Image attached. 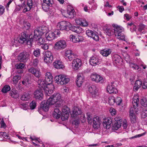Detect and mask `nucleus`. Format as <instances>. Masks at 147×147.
<instances>
[{"mask_svg": "<svg viewBox=\"0 0 147 147\" xmlns=\"http://www.w3.org/2000/svg\"><path fill=\"white\" fill-rule=\"evenodd\" d=\"M65 56L70 61L72 60L74 57V55L73 52L71 50L66 51L65 55Z\"/></svg>", "mask_w": 147, "mask_h": 147, "instance_id": "c85d7f7f", "label": "nucleus"}, {"mask_svg": "<svg viewBox=\"0 0 147 147\" xmlns=\"http://www.w3.org/2000/svg\"><path fill=\"white\" fill-rule=\"evenodd\" d=\"M49 105H49L47 102V101H45L41 103L40 107L45 111H47L48 110Z\"/></svg>", "mask_w": 147, "mask_h": 147, "instance_id": "473e14b6", "label": "nucleus"}, {"mask_svg": "<svg viewBox=\"0 0 147 147\" xmlns=\"http://www.w3.org/2000/svg\"><path fill=\"white\" fill-rule=\"evenodd\" d=\"M28 71L34 75L36 77L38 78L41 76L40 70L34 67H31L28 69Z\"/></svg>", "mask_w": 147, "mask_h": 147, "instance_id": "f8f14e48", "label": "nucleus"}, {"mask_svg": "<svg viewBox=\"0 0 147 147\" xmlns=\"http://www.w3.org/2000/svg\"><path fill=\"white\" fill-rule=\"evenodd\" d=\"M88 90L92 97H95L97 95L98 89L95 86L92 85L90 86L88 88Z\"/></svg>", "mask_w": 147, "mask_h": 147, "instance_id": "aec40b11", "label": "nucleus"}, {"mask_svg": "<svg viewBox=\"0 0 147 147\" xmlns=\"http://www.w3.org/2000/svg\"><path fill=\"white\" fill-rule=\"evenodd\" d=\"M52 96L55 101H56L57 106H60L61 104V95L59 93H54Z\"/></svg>", "mask_w": 147, "mask_h": 147, "instance_id": "6ab92c4d", "label": "nucleus"}, {"mask_svg": "<svg viewBox=\"0 0 147 147\" xmlns=\"http://www.w3.org/2000/svg\"><path fill=\"white\" fill-rule=\"evenodd\" d=\"M141 105L145 107H147V99H142L141 101Z\"/></svg>", "mask_w": 147, "mask_h": 147, "instance_id": "5fc2aeb1", "label": "nucleus"}, {"mask_svg": "<svg viewBox=\"0 0 147 147\" xmlns=\"http://www.w3.org/2000/svg\"><path fill=\"white\" fill-rule=\"evenodd\" d=\"M83 31V30L81 27L80 26L77 27L76 33L78 34H80Z\"/></svg>", "mask_w": 147, "mask_h": 147, "instance_id": "338daca9", "label": "nucleus"}, {"mask_svg": "<svg viewBox=\"0 0 147 147\" xmlns=\"http://www.w3.org/2000/svg\"><path fill=\"white\" fill-rule=\"evenodd\" d=\"M47 102L49 103V105H50L55 104V106H57L56 101H55L53 98V97H52V96L49 98L48 100H47Z\"/></svg>", "mask_w": 147, "mask_h": 147, "instance_id": "4c0bfd02", "label": "nucleus"}, {"mask_svg": "<svg viewBox=\"0 0 147 147\" xmlns=\"http://www.w3.org/2000/svg\"><path fill=\"white\" fill-rule=\"evenodd\" d=\"M71 24L69 22L62 21L59 22L57 25V28L61 30H68L71 28Z\"/></svg>", "mask_w": 147, "mask_h": 147, "instance_id": "39448f33", "label": "nucleus"}, {"mask_svg": "<svg viewBox=\"0 0 147 147\" xmlns=\"http://www.w3.org/2000/svg\"><path fill=\"white\" fill-rule=\"evenodd\" d=\"M101 60L99 59L96 57H91L89 60L90 64L93 66H96L98 65L100 63Z\"/></svg>", "mask_w": 147, "mask_h": 147, "instance_id": "dca6fc26", "label": "nucleus"}, {"mask_svg": "<svg viewBox=\"0 0 147 147\" xmlns=\"http://www.w3.org/2000/svg\"><path fill=\"white\" fill-rule=\"evenodd\" d=\"M44 2L49 6H52L53 2V0H43Z\"/></svg>", "mask_w": 147, "mask_h": 147, "instance_id": "4d7b16f0", "label": "nucleus"}, {"mask_svg": "<svg viewBox=\"0 0 147 147\" xmlns=\"http://www.w3.org/2000/svg\"><path fill=\"white\" fill-rule=\"evenodd\" d=\"M121 123L119 122V121L118 122H115L113 125V129L115 130H117L121 127Z\"/></svg>", "mask_w": 147, "mask_h": 147, "instance_id": "a18cd8bd", "label": "nucleus"}, {"mask_svg": "<svg viewBox=\"0 0 147 147\" xmlns=\"http://www.w3.org/2000/svg\"><path fill=\"white\" fill-rule=\"evenodd\" d=\"M115 103H116L117 105H119L121 104L122 102L121 98L120 97H117L115 98Z\"/></svg>", "mask_w": 147, "mask_h": 147, "instance_id": "603ef678", "label": "nucleus"}, {"mask_svg": "<svg viewBox=\"0 0 147 147\" xmlns=\"http://www.w3.org/2000/svg\"><path fill=\"white\" fill-rule=\"evenodd\" d=\"M84 81V78L83 75L80 73L78 74L77 76L76 80V83L77 86L78 87H80Z\"/></svg>", "mask_w": 147, "mask_h": 147, "instance_id": "4be33fe9", "label": "nucleus"}, {"mask_svg": "<svg viewBox=\"0 0 147 147\" xmlns=\"http://www.w3.org/2000/svg\"><path fill=\"white\" fill-rule=\"evenodd\" d=\"M20 78L21 76L20 75H18L14 76L12 79L13 82V83L14 84H16Z\"/></svg>", "mask_w": 147, "mask_h": 147, "instance_id": "58836bf2", "label": "nucleus"}, {"mask_svg": "<svg viewBox=\"0 0 147 147\" xmlns=\"http://www.w3.org/2000/svg\"><path fill=\"white\" fill-rule=\"evenodd\" d=\"M81 60L78 59H74L72 61V67L75 70H77L81 66Z\"/></svg>", "mask_w": 147, "mask_h": 147, "instance_id": "a211bd4d", "label": "nucleus"}, {"mask_svg": "<svg viewBox=\"0 0 147 147\" xmlns=\"http://www.w3.org/2000/svg\"><path fill=\"white\" fill-rule=\"evenodd\" d=\"M114 34L118 39L124 41L125 40V37L124 34V31L122 28L117 26L114 28Z\"/></svg>", "mask_w": 147, "mask_h": 147, "instance_id": "7ed1b4c3", "label": "nucleus"}, {"mask_svg": "<svg viewBox=\"0 0 147 147\" xmlns=\"http://www.w3.org/2000/svg\"><path fill=\"white\" fill-rule=\"evenodd\" d=\"M31 65L34 67L37 66L39 63V61L37 59H35L31 61Z\"/></svg>", "mask_w": 147, "mask_h": 147, "instance_id": "09e8293b", "label": "nucleus"}, {"mask_svg": "<svg viewBox=\"0 0 147 147\" xmlns=\"http://www.w3.org/2000/svg\"><path fill=\"white\" fill-rule=\"evenodd\" d=\"M100 53L103 56L106 57L111 54V51L110 49H105L100 51Z\"/></svg>", "mask_w": 147, "mask_h": 147, "instance_id": "2f4dec72", "label": "nucleus"}, {"mask_svg": "<svg viewBox=\"0 0 147 147\" xmlns=\"http://www.w3.org/2000/svg\"><path fill=\"white\" fill-rule=\"evenodd\" d=\"M56 108L54 109V112L53 113V115L54 117L58 119L60 118L61 117V113L59 109L58 108L59 106H56Z\"/></svg>", "mask_w": 147, "mask_h": 147, "instance_id": "c756f323", "label": "nucleus"}, {"mask_svg": "<svg viewBox=\"0 0 147 147\" xmlns=\"http://www.w3.org/2000/svg\"><path fill=\"white\" fill-rule=\"evenodd\" d=\"M87 119L89 123H91L92 121L94 122L97 121H100L99 118L97 116H95L92 119V116L89 113L87 114Z\"/></svg>", "mask_w": 147, "mask_h": 147, "instance_id": "a878e982", "label": "nucleus"}, {"mask_svg": "<svg viewBox=\"0 0 147 147\" xmlns=\"http://www.w3.org/2000/svg\"><path fill=\"white\" fill-rule=\"evenodd\" d=\"M36 106V104L34 101H32L30 105V107L31 109H34Z\"/></svg>", "mask_w": 147, "mask_h": 147, "instance_id": "0e129e2a", "label": "nucleus"}, {"mask_svg": "<svg viewBox=\"0 0 147 147\" xmlns=\"http://www.w3.org/2000/svg\"><path fill=\"white\" fill-rule=\"evenodd\" d=\"M30 54L29 52L24 51L20 53L18 57V59L20 62H25L29 58Z\"/></svg>", "mask_w": 147, "mask_h": 147, "instance_id": "423d86ee", "label": "nucleus"}, {"mask_svg": "<svg viewBox=\"0 0 147 147\" xmlns=\"http://www.w3.org/2000/svg\"><path fill=\"white\" fill-rule=\"evenodd\" d=\"M10 87L8 85H6L3 87L1 90V91L4 93H6L10 91Z\"/></svg>", "mask_w": 147, "mask_h": 147, "instance_id": "79ce46f5", "label": "nucleus"}, {"mask_svg": "<svg viewBox=\"0 0 147 147\" xmlns=\"http://www.w3.org/2000/svg\"><path fill=\"white\" fill-rule=\"evenodd\" d=\"M38 87L40 89H43L45 93L46 96H50L53 93V91L51 89L49 88L50 86L45 82L43 79H40L38 81Z\"/></svg>", "mask_w": 147, "mask_h": 147, "instance_id": "f257e3e1", "label": "nucleus"}, {"mask_svg": "<svg viewBox=\"0 0 147 147\" xmlns=\"http://www.w3.org/2000/svg\"><path fill=\"white\" fill-rule=\"evenodd\" d=\"M115 27V26L113 27L107 26H104L103 29L105 33L109 36H111L114 34V29Z\"/></svg>", "mask_w": 147, "mask_h": 147, "instance_id": "ddd939ff", "label": "nucleus"}, {"mask_svg": "<svg viewBox=\"0 0 147 147\" xmlns=\"http://www.w3.org/2000/svg\"><path fill=\"white\" fill-rule=\"evenodd\" d=\"M23 8V6L22 5H17L16 8V9L15 10V12L18 11H20L21 9H22Z\"/></svg>", "mask_w": 147, "mask_h": 147, "instance_id": "69168bd1", "label": "nucleus"}, {"mask_svg": "<svg viewBox=\"0 0 147 147\" xmlns=\"http://www.w3.org/2000/svg\"><path fill=\"white\" fill-rule=\"evenodd\" d=\"M20 106L21 108L24 110H26L28 107V105L27 104L24 103L21 104L20 105Z\"/></svg>", "mask_w": 147, "mask_h": 147, "instance_id": "e2e57ef3", "label": "nucleus"}, {"mask_svg": "<svg viewBox=\"0 0 147 147\" xmlns=\"http://www.w3.org/2000/svg\"><path fill=\"white\" fill-rule=\"evenodd\" d=\"M27 36L24 32H22L19 39L18 40V42L20 44H22L26 41Z\"/></svg>", "mask_w": 147, "mask_h": 147, "instance_id": "bb28decb", "label": "nucleus"}, {"mask_svg": "<svg viewBox=\"0 0 147 147\" xmlns=\"http://www.w3.org/2000/svg\"><path fill=\"white\" fill-rule=\"evenodd\" d=\"M127 27L129 28L130 31L131 32L136 31L137 29L136 26L132 22L128 23Z\"/></svg>", "mask_w": 147, "mask_h": 147, "instance_id": "72a5a7b5", "label": "nucleus"}, {"mask_svg": "<svg viewBox=\"0 0 147 147\" xmlns=\"http://www.w3.org/2000/svg\"><path fill=\"white\" fill-rule=\"evenodd\" d=\"M79 120H80L82 123H84L85 121L86 117L84 114H81L79 118Z\"/></svg>", "mask_w": 147, "mask_h": 147, "instance_id": "052dcab7", "label": "nucleus"}, {"mask_svg": "<svg viewBox=\"0 0 147 147\" xmlns=\"http://www.w3.org/2000/svg\"><path fill=\"white\" fill-rule=\"evenodd\" d=\"M45 80L50 86V87L51 88H53V86L52 84L53 82V77L50 72H47L45 74Z\"/></svg>", "mask_w": 147, "mask_h": 147, "instance_id": "1a4fd4ad", "label": "nucleus"}, {"mask_svg": "<svg viewBox=\"0 0 147 147\" xmlns=\"http://www.w3.org/2000/svg\"><path fill=\"white\" fill-rule=\"evenodd\" d=\"M40 50L39 49H36L34 51L33 54L36 57H38L40 55Z\"/></svg>", "mask_w": 147, "mask_h": 147, "instance_id": "bf43d9fd", "label": "nucleus"}, {"mask_svg": "<svg viewBox=\"0 0 147 147\" xmlns=\"http://www.w3.org/2000/svg\"><path fill=\"white\" fill-rule=\"evenodd\" d=\"M100 121H97L93 122V126L95 129H97L100 127Z\"/></svg>", "mask_w": 147, "mask_h": 147, "instance_id": "c03bdc74", "label": "nucleus"}, {"mask_svg": "<svg viewBox=\"0 0 147 147\" xmlns=\"http://www.w3.org/2000/svg\"><path fill=\"white\" fill-rule=\"evenodd\" d=\"M81 113V109L78 107L74 106L73 108L72 112L71 114V117L79 118Z\"/></svg>", "mask_w": 147, "mask_h": 147, "instance_id": "9b49d317", "label": "nucleus"}, {"mask_svg": "<svg viewBox=\"0 0 147 147\" xmlns=\"http://www.w3.org/2000/svg\"><path fill=\"white\" fill-rule=\"evenodd\" d=\"M111 123V120L109 118L104 119L103 121V125L104 127L107 129H108L110 127V125Z\"/></svg>", "mask_w": 147, "mask_h": 147, "instance_id": "b1692460", "label": "nucleus"}, {"mask_svg": "<svg viewBox=\"0 0 147 147\" xmlns=\"http://www.w3.org/2000/svg\"><path fill=\"white\" fill-rule=\"evenodd\" d=\"M53 64L54 67L57 69H62L64 67L61 61L59 60L55 61Z\"/></svg>", "mask_w": 147, "mask_h": 147, "instance_id": "7c9ffc66", "label": "nucleus"}, {"mask_svg": "<svg viewBox=\"0 0 147 147\" xmlns=\"http://www.w3.org/2000/svg\"><path fill=\"white\" fill-rule=\"evenodd\" d=\"M75 14V12L73 8L71 6H67V14L66 15H63L65 17L69 18H71L73 17Z\"/></svg>", "mask_w": 147, "mask_h": 147, "instance_id": "4468645a", "label": "nucleus"}, {"mask_svg": "<svg viewBox=\"0 0 147 147\" xmlns=\"http://www.w3.org/2000/svg\"><path fill=\"white\" fill-rule=\"evenodd\" d=\"M91 80L96 82L102 83L104 81L102 77L97 74L93 73L91 76Z\"/></svg>", "mask_w": 147, "mask_h": 147, "instance_id": "2eb2a0df", "label": "nucleus"}, {"mask_svg": "<svg viewBox=\"0 0 147 147\" xmlns=\"http://www.w3.org/2000/svg\"><path fill=\"white\" fill-rule=\"evenodd\" d=\"M66 46V43L65 40H60L56 42L54 48L57 50H62L65 48Z\"/></svg>", "mask_w": 147, "mask_h": 147, "instance_id": "0eeeda50", "label": "nucleus"}, {"mask_svg": "<svg viewBox=\"0 0 147 147\" xmlns=\"http://www.w3.org/2000/svg\"><path fill=\"white\" fill-rule=\"evenodd\" d=\"M68 116L69 113H62L61 119L63 121H64L68 119Z\"/></svg>", "mask_w": 147, "mask_h": 147, "instance_id": "8fccbe9b", "label": "nucleus"}, {"mask_svg": "<svg viewBox=\"0 0 147 147\" xmlns=\"http://www.w3.org/2000/svg\"><path fill=\"white\" fill-rule=\"evenodd\" d=\"M107 90L109 93L116 94L117 92V89L112 83L109 84L107 86Z\"/></svg>", "mask_w": 147, "mask_h": 147, "instance_id": "5701e85b", "label": "nucleus"}, {"mask_svg": "<svg viewBox=\"0 0 147 147\" xmlns=\"http://www.w3.org/2000/svg\"><path fill=\"white\" fill-rule=\"evenodd\" d=\"M53 59V57L51 52L47 51L45 52L44 56V59L46 63H51Z\"/></svg>", "mask_w": 147, "mask_h": 147, "instance_id": "6e6552de", "label": "nucleus"}, {"mask_svg": "<svg viewBox=\"0 0 147 147\" xmlns=\"http://www.w3.org/2000/svg\"><path fill=\"white\" fill-rule=\"evenodd\" d=\"M25 66V65L22 63H17L15 65V67L18 69H22Z\"/></svg>", "mask_w": 147, "mask_h": 147, "instance_id": "3c124183", "label": "nucleus"}, {"mask_svg": "<svg viewBox=\"0 0 147 147\" xmlns=\"http://www.w3.org/2000/svg\"><path fill=\"white\" fill-rule=\"evenodd\" d=\"M43 94L42 90H36L34 93V96L36 99L41 100L43 98Z\"/></svg>", "mask_w": 147, "mask_h": 147, "instance_id": "f3484780", "label": "nucleus"}, {"mask_svg": "<svg viewBox=\"0 0 147 147\" xmlns=\"http://www.w3.org/2000/svg\"><path fill=\"white\" fill-rule=\"evenodd\" d=\"M81 36H76L74 35H71L69 36L70 41L75 43L79 42L82 40Z\"/></svg>", "mask_w": 147, "mask_h": 147, "instance_id": "cd10ccee", "label": "nucleus"}, {"mask_svg": "<svg viewBox=\"0 0 147 147\" xmlns=\"http://www.w3.org/2000/svg\"><path fill=\"white\" fill-rule=\"evenodd\" d=\"M74 118V119H73L72 121V124L76 125H78L80 123L79 118H77L76 117H72Z\"/></svg>", "mask_w": 147, "mask_h": 147, "instance_id": "13d9d810", "label": "nucleus"}, {"mask_svg": "<svg viewBox=\"0 0 147 147\" xmlns=\"http://www.w3.org/2000/svg\"><path fill=\"white\" fill-rule=\"evenodd\" d=\"M113 58L116 63H119L121 59V57L117 54H114L113 55Z\"/></svg>", "mask_w": 147, "mask_h": 147, "instance_id": "ea45409f", "label": "nucleus"}, {"mask_svg": "<svg viewBox=\"0 0 147 147\" xmlns=\"http://www.w3.org/2000/svg\"><path fill=\"white\" fill-rule=\"evenodd\" d=\"M33 2L32 0H28L27 5L29 8V10H30L32 7L33 5Z\"/></svg>", "mask_w": 147, "mask_h": 147, "instance_id": "6e6d98bb", "label": "nucleus"}, {"mask_svg": "<svg viewBox=\"0 0 147 147\" xmlns=\"http://www.w3.org/2000/svg\"><path fill=\"white\" fill-rule=\"evenodd\" d=\"M30 80L28 78H26L24 79L22 81V83L23 84L26 86H28L29 84L30 83Z\"/></svg>", "mask_w": 147, "mask_h": 147, "instance_id": "de8ad7c7", "label": "nucleus"}, {"mask_svg": "<svg viewBox=\"0 0 147 147\" xmlns=\"http://www.w3.org/2000/svg\"><path fill=\"white\" fill-rule=\"evenodd\" d=\"M129 64V66L131 67L136 70H137L138 71H141V68L139 67V66L136 64L132 63H130Z\"/></svg>", "mask_w": 147, "mask_h": 147, "instance_id": "37998d69", "label": "nucleus"}, {"mask_svg": "<svg viewBox=\"0 0 147 147\" xmlns=\"http://www.w3.org/2000/svg\"><path fill=\"white\" fill-rule=\"evenodd\" d=\"M37 40L38 43L39 45H42L44 43L45 41V40L44 39V38L40 37L37 38V39L36 40Z\"/></svg>", "mask_w": 147, "mask_h": 147, "instance_id": "864d4df0", "label": "nucleus"}, {"mask_svg": "<svg viewBox=\"0 0 147 147\" xmlns=\"http://www.w3.org/2000/svg\"><path fill=\"white\" fill-rule=\"evenodd\" d=\"M55 81L58 84L61 85L67 84L69 81V78L64 75H60L55 78Z\"/></svg>", "mask_w": 147, "mask_h": 147, "instance_id": "f03ea898", "label": "nucleus"}, {"mask_svg": "<svg viewBox=\"0 0 147 147\" xmlns=\"http://www.w3.org/2000/svg\"><path fill=\"white\" fill-rule=\"evenodd\" d=\"M130 121L132 123H135L136 122V117L135 114L129 115Z\"/></svg>", "mask_w": 147, "mask_h": 147, "instance_id": "49530a36", "label": "nucleus"}, {"mask_svg": "<svg viewBox=\"0 0 147 147\" xmlns=\"http://www.w3.org/2000/svg\"><path fill=\"white\" fill-rule=\"evenodd\" d=\"M122 144L121 143H117L113 145H107L106 147H117L118 146H120L122 145Z\"/></svg>", "mask_w": 147, "mask_h": 147, "instance_id": "774afa93", "label": "nucleus"}, {"mask_svg": "<svg viewBox=\"0 0 147 147\" xmlns=\"http://www.w3.org/2000/svg\"><path fill=\"white\" fill-rule=\"evenodd\" d=\"M44 34L45 35L46 38L48 40H51L55 38V34L52 31H47V30Z\"/></svg>", "mask_w": 147, "mask_h": 147, "instance_id": "412c9836", "label": "nucleus"}, {"mask_svg": "<svg viewBox=\"0 0 147 147\" xmlns=\"http://www.w3.org/2000/svg\"><path fill=\"white\" fill-rule=\"evenodd\" d=\"M30 98V96L28 93L24 92L22 95L20 99L26 101L29 100Z\"/></svg>", "mask_w": 147, "mask_h": 147, "instance_id": "e433bc0d", "label": "nucleus"}, {"mask_svg": "<svg viewBox=\"0 0 147 147\" xmlns=\"http://www.w3.org/2000/svg\"><path fill=\"white\" fill-rule=\"evenodd\" d=\"M142 116L144 118L147 116V110L146 109H143L141 113Z\"/></svg>", "mask_w": 147, "mask_h": 147, "instance_id": "680f3d73", "label": "nucleus"}, {"mask_svg": "<svg viewBox=\"0 0 147 147\" xmlns=\"http://www.w3.org/2000/svg\"><path fill=\"white\" fill-rule=\"evenodd\" d=\"M132 103L134 107L135 112L136 113L138 112V109L136 108V107H138L139 103V100L138 96H134L133 97Z\"/></svg>", "mask_w": 147, "mask_h": 147, "instance_id": "393cba45", "label": "nucleus"}, {"mask_svg": "<svg viewBox=\"0 0 147 147\" xmlns=\"http://www.w3.org/2000/svg\"><path fill=\"white\" fill-rule=\"evenodd\" d=\"M115 98L112 96H110L108 98V102L109 105H113L115 103Z\"/></svg>", "mask_w": 147, "mask_h": 147, "instance_id": "a19ab883", "label": "nucleus"}, {"mask_svg": "<svg viewBox=\"0 0 147 147\" xmlns=\"http://www.w3.org/2000/svg\"><path fill=\"white\" fill-rule=\"evenodd\" d=\"M48 30V28L47 27L37 29L34 30V35L33 38L34 40H36L37 38L40 37L41 36L44 35V34Z\"/></svg>", "mask_w": 147, "mask_h": 147, "instance_id": "20e7f679", "label": "nucleus"}, {"mask_svg": "<svg viewBox=\"0 0 147 147\" xmlns=\"http://www.w3.org/2000/svg\"><path fill=\"white\" fill-rule=\"evenodd\" d=\"M86 34L88 36L92 38L96 41H98L99 40L97 34L92 30H86Z\"/></svg>", "mask_w": 147, "mask_h": 147, "instance_id": "9d476101", "label": "nucleus"}, {"mask_svg": "<svg viewBox=\"0 0 147 147\" xmlns=\"http://www.w3.org/2000/svg\"><path fill=\"white\" fill-rule=\"evenodd\" d=\"M9 94L12 98H18L19 96L18 91L16 89H12Z\"/></svg>", "mask_w": 147, "mask_h": 147, "instance_id": "f704fd0d", "label": "nucleus"}, {"mask_svg": "<svg viewBox=\"0 0 147 147\" xmlns=\"http://www.w3.org/2000/svg\"><path fill=\"white\" fill-rule=\"evenodd\" d=\"M142 82L140 80H137L136 81L134 90L135 91H137L141 87L142 85Z\"/></svg>", "mask_w": 147, "mask_h": 147, "instance_id": "c9c22d12", "label": "nucleus"}]
</instances>
